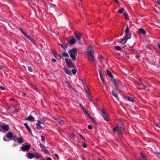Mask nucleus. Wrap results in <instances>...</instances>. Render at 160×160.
<instances>
[{"mask_svg": "<svg viewBox=\"0 0 160 160\" xmlns=\"http://www.w3.org/2000/svg\"><path fill=\"white\" fill-rule=\"evenodd\" d=\"M124 130V124L121 120H118L117 127L113 128L112 130L114 133L117 132L118 136H122V132Z\"/></svg>", "mask_w": 160, "mask_h": 160, "instance_id": "nucleus-1", "label": "nucleus"}, {"mask_svg": "<svg viewBox=\"0 0 160 160\" xmlns=\"http://www.w3.org/2000/svg\"><path fill=\"white\" fill-rule=\"evenodd\" d=\"M87 52L88 54V60L92 62L96 63L97 62L96 61L93 55L94 50L93 49L92 47V45H90L89 46Z\"/></svg>", "mask_w": 160, "mask_h": 160, "instance_id": "nucleus-2", "label": "nucleus"}, {"mask_svg": "<svg viewBox=\"0 0 160 160\" xmlns=\"http://www.w3.org/2000/svg\"><path fill=\"white\" fill-rule=\"evenodd\" d=\"M77 52V50L76 48H73L68 51L70 57L73 61H75L76 60Z\"/></svg>", "mask_w": 160, "mask_h": 160, "instance_id": "nucleus-3", "label": "nucleus"}, {"mask_svg": "<svg viewBox=\"0 0 160 160\" xmlns=\"http://www.w3.org/2000/svg\"><path fill=\"white\" fill-rule=\"evenodd\" d=\"M19 29L20 30V31L28 39H29L34 45H36V43L34 40V39L31 37V36L29 35H28L27 33L23 30L21 28H19Z\"/></svg>", "mask_w": 160, "mask_h": 160, "instance_id": "nucleus-4", "label": "nucleus"}, {"mask_svg": "<svg viewBox=\"0 0 160 160\" xmlns=\"http://www.w3.org/2000/svg\"><path fill=\"white\" fill-rule=\"evenodd\" d=\"M102 115L104 120L106 121H108L109 120V114L108 113L105 112L103 110L101 109Z\"/></svg>", "mask_w": 160, "mask_h": 160, "instance_id": "nucleus-5", "label": "nucleus"}, {"mask_svg": "<svg viewBox=\"0 0 160 160\" xmlns=\"http://www.w3.org/2000/svg\"><path fill=\"white\" fill-rule=\"evenodd\" d=\"M31 147V145L28 143V144L23 145L20 148L22 151L25 152L29 150Z\"/></svg>", "mask_w": 160, "mask_h": 160, "instance_id": "nucleus-6", "label": "nucleus"}, {"mask_svg": "<svg viewBox=\"0 0 160 160\" xmlns=\"http://www.w3.org/2000/svg\"><path fill=\"white\" fill-rule=\"evenodd\" d=\"M39 145L40 147V148L41 149V151L42 152H44L46 154H48L50 155L49 151L46 148L45 146L41 143H40Z\"/></svg>", "mask_w": 160, "mask_h": 160, "instance_id": "nucleus-7", "label": "nucleus"}, {"mask_svg": "<svg viewBox=\"0 0 160 160\" xmlns=\"http://www.w3.org/2000/svg\"><path fill=\"white\" fill-rule=\"evenodd\" d=\"M125 32L126 33V35L124 38H126L127 40L130 38L131 37V32L129 30L128 26L127 27L125 30Z\"/></svg>", "mask_w": 160, "mask_h": 160, "instance_id": "nucleus-8", "label": "nucleus"}, {"mask_svg": "<svg viewBox=\"0 0 160 160\" xmlns=\"http://www.w3.org/2000/svg\"><path fill=\"white\" fill-rule=\"evenodd\" d=\"M66 63L68 66L70 68L72 67L75 68V65L73 63L72 61L70 59H66Z\"/></svg>", "mask_w": 160, "mask_h": 160, "instance_id": "nucleus-9", "label": "nucleus"}, {"mask_svg": "<svg viewBox=\"0 0 160 160\" xmlns=\"http://www.w3.org/2000/svg\"><path fill=\"white\" fill-rule=\"evenodd\" d=\"M25 120L31 122H33L34 121V118L31 115H30L29 117H26L24 119Z\"/></svg>", "mask_w": 160, "mask_h": 160, "instance_id": "nucleus-10", "label": "nucleus"}, {"mask_svg": "<svg viewBox=\"0 0 160 160\" xmlns=\"http://www.w3.org/2000/svg\"><path fill=\"white\" fill-rule=\"evenodd\" d=\"M53 53L56 58L58 60H60L61 58V56L57 53L56 51H53Z\"/></svg>", "mask_w": 160, "mask_h": 160, "instance_id": "nucleus-11", "label": "nucleus"}, {"mask_svg": "<svg viewBox=\"0 0 160 160\" xmlns=\"http://www.w3.org/2000/svg\"><path fill=\"white\" fill-rule=\"evenodd\" d=\"M140 155L139 156V158L138 160H146V158L145 155L142 152H141L140 153Z\"/></svg>", "mask_w": 160, "mask_h": 160, "instance_id": "nucleus-12", "label": "nucleus"}, {"mask_svg": "<svg viewBox=\"0 0 160 160\" xmlns=\"http://www.w3.org/2000/svg\"><path fill=\"white\" fill-rule=\"evenodd\" d=\"M1 127L2 129L5 131H7L9 130V127L8 125L3 124Z\"/></svg>", "mask_w": 160, "mask_h": 160, "instance_id": "nucleus-13", "label": "nucleus"}, {"mask_svg": "<svg viewBox=\"0 0 160 160\" xmlns=\"http://www.w3.org/2000/svg\"><path fill=\"white\" fill-rule=\"evenodd\" d=\"M6 137L11 140L13 137V134L11 132H8L6 135Z\"/></svg>", "mask_w": 160, "mask_h": 160, "instance_id": "nucleus-14", "label": "nucleus"}, {"mask_svg": "<svg viewBox=\"0 0 160 160\" xmlns=\"http://www.w3.org/2000/svg\"><path fill=\"white\" fill-rule=\"evenodd\" d=\"M74 35L75 37L78 40H80L81 36L80 33L75 32L74 33Z\"/></svg>", "mask_w": 160, "mask_h": 160, "instance_id": "nucleus-15", "label": "nucleus"}, {"mask_svg": "<svg viewBox=\"0 0 160 160\" xmlns=\"http://www.w3.org/2000/svg\"><path fill=\"white\" fill-rule=\"evenodd\" d=\"M112 81L114 84L117 86H118L121 84V82L120 81H117L115 79H112Z\"/></svg>", "mask_w": 160, "mask_h": 160, "instance_id": "nucleus-16", "label": "nucleus"}, {"mask_svg": "<svg viewBox=\"0 0 160 160\" xmlns=\"http://www.w3.org/2000/svg\"><path fill=\"white\" fill-rule=\"evenodd\" d=\"M70 39L69 41V43L71 44H74L76 42L75 39L73 38V37H70Z\"/></svg>", "mask_w": 160, "mask_h": 160, "instance_id": "nucleus-17", "label": "nucleus"}, {"mask_svg": "<svg viewBox=\"0 0 160 160\" xmlns=\"http://www.w3.org/2000/svg\"><path fill=\"white\" fill-rule=\"evenodd\" d=\"M27 157L29 159H32L34 158V154L32 153L28 152L27 153Z\"/></svg>", "mask_w": 160, "mask_h": 160, "instance_id": "nucleus-18", "label": "nucleus"}, {"mask_svg": "<svg viewBox=\"0 0 160 160\" xmlns=\"http://www.w3.org/2000/svg\"><path fill=\"white\" fill-rule=\"evenodd\" d=\"M24 125L25 126L26 128H27V129L28 130L29 132L30 133H32L31 130L30 129L29 127V126L28 125L27 123L26 122L24 123Z\"/></svg>", "mask_w": 160, "mask_h": 160, "instance_id": "nucleus-19", "label": "nucleus"}, {"mask_svg": "<svg viewBox=\"0 0 160 160\" xmlns=\"http://www.w3.org/2000/svg\"><path fill=\"white\" fill-rule=\"evenodd\" d=\"M41 155L37 152H34V157L36 159L39 158L40 157Z\"/></svg>", "mask_w": 160, "mask_h": 160, "instance_id": "nucleus-20", "label": "nucleus"}, {"mask_svg": "<svg viewBox=\"0 0 160 160\" xmlns=\"http://www.w3.org/2000/svg\"><path fill=\"white\" fill-rule=\"evenodd\" d=\"M17 141L18 143L21 144L23 142L24 139L21 138H20L17 139Z\"/></svg>", "mask_w": 160, "mask_h": 160, "instance_id": "nucleus-21", "label": "nucleus"}, {"mask_svg": "<svg viewBox=\"0 0 160 160\" xmlns=\"http://www.w3.org/2000/svg\"><path fill=\"white\" fill-rule=\"evenodd\" d=\"M84 89L87 93V95L88 96L90 94V91L87 86L84 87Z\"/></svg>", "mask_w": 160, "mask_h": 160, "instance_id": "nucleus-22", "label": "nucleus"}, {"mask_svg": "<svg viewBox=\"0 0 160 160\" xmlns=\"http://www.w3.org/2000/svg\"><path fill=\"white\" fill-rule=\"evenodd\" d=\"M125 98L126 99L128 100L129 101L132 102H133L134 101V99L133 98H132V97H131L130 96H126L125 97Z\"/></svg>", "mask_w": 160, "mask_h": 160, "instance_id": "nucleus-23", "label": "nucleus"}, {"mask_svg": "<svg viewBox=\"0 0 160 160\" xmlns=\"http://www.w3.org/2000/svg\"><path fill=\"white\" fill-rule=\"evenodd\" d=\"M139 31L143 35H145L146 34V32L142 28H140L139 30Z\"/></svg>", "mask_w": 160, "mask_h": 160, "instance_id": "nucleus-24", "label": "nucleus"}, {"mask_svg": "<svg viewBox=\"0 0 160 160\" xmlns=\"http://www.w3.org/2000/svg\"><path fill=\"white\" fill-rule=\"evenodd\" d=\"M64 71L67 75H71V73L70 71L66 68H65L64 69Z\"/></svg>", "mask_w": 160, "mask_h": 160, "instance_id": "nucleus-25", "label": "nucleus"}, {"mask_svg": "<svg viewBox=\"0 0 160 160\" xmlns=\"http://www.w3.org/2000/svg\"><path fill=\"white\" fill-rule=\"evenodd\" d=\"M36 128L38 130H40L41 129H42L43 128V127L41 126V125L36 124Z\"/></svg>", "mask_w": 160, "mask_h": 160, "instance_id": "nucleus-26", "label": "nucleus"}, {"mask_svg": "<svg viewBox=\"0 0 160 160\" xmlns=\"http://www.w3.org/2000/svg\"><path fill=\"white\" fill-rule=\"evenodd\" d=\"M115 49L118 51H120L121 49V48L118 46H114Z\"/></svg>", "mask_w": 160, "mask_h": 160, "instance_id": "nucleus-27", "label": "nucleus"}, {"mask_svg": "<svg viewBox=\"0 0 160 160\" xmlns=\"http://www.w3.org/2000/svg\"><path fill=\"white\" fill-rule=\"evenodd\" d=\"M107 72L108 75L111 78L113 77V76L111 72L108 70H107Z\"/></svg>", "mask_w": 160, "mask_h": 160, "instance_id": "nucleus-28", "label": "nucleus"}, {"mask_svg": "<svg viewBox=\"0 0 160 160\" xmlns=\"http://www.w3.org/2000/svg\"><path fill=\"white\" fill-rule=\"evenodd\" d=\"M127 40L126 38H124L123 39L121 40L120 42L122 44H124L126 43Z\"/></svg>", "mask_w": 160, "mask_h": 160, "instance_id": "nucleus-29", "label": "nucleus"}, {"mask_svg": "<svg viewBox=\"0 0 160 160\" xmlns=\"http://www.w3.org/2000/svg\"><path fill=\"white\" fill-rule=\"evenodd\" d=\"M90 120L92 121V122H94V123L95 124H97V123L96 122L94 119L92 117H91L90 116L89 117Z\"/></svg>", "mask_w": 160, "mask_h": 160, "instance_id": "nucleus-30", "label": "nucleus"}, {"mask_svg": "<svg viewBox=\"0 0 160 160\" xmlns=\"http://www.w3.org/2000/svg\"><path fill=\"white\" fill-rule=\"evenodd\" d=\"M112 94H113V96H114L115 97L117 98L118 97V94L116 92H115L113 91H112Z\"/></svg>", "mask_w": 160, "mask_h": 160, "instance_id": "nucleus-31", "label": "nucleus"}, {"mask_svg": "<svg viewBox=\"0 0 160 160\" xmlns=\"http://www.w3.org/2000/svg\"><path fill=\"white\" fill-rule=\"evenodd\" d=\"M62 55L64 57H68V54L66 52H64L62 53Z\"/></svg>", "mask_w": 160, "mask_h": 160, "instance_id": "nucleus-32", "label": "nucleus"}, {"mask_svg": "<svg viewBox=\"0 0 160 160\" xmlns=\"http://www.w3.org/2000/svg\"><path fill=\"white\" fill-rule=\"evenodd\" d=\"M123 15H124V17H125L126 19H127V20L129 19V18L128 16L127 13H124Z\"/></svg>", "mask_w": 160, "mask_h": 160, "instance_id": "nucleus-33", "label": "nucleus"}, {"mask_svg": "<svg viewBox=\"0 0 160 160\" xmlns=\"http://www.w3.org/2000/svg\"><path fill=\"white\" fill-rule=\"evenodd\" d=\"M124 10V8H122L118 10V12L119 13L122 14L123 13Z\"/></svg>", "mask_w": 160, "mask_h": 160, "instance_id": "nucleus-34", "label": "nucleus"}, {"mask_svg": "<svg viewBox=\"0 0 160 160\" xmlns=\"http://www.w3.org/2000/svg\"><path fill=\"white\" fill-rule=\"evenodd\" d=\"M59 45H60L61 47L64 50H65L66 48H67V47L66 45H63L61 44H59Z\"/></svg>", "mask_w": 160, "mask_h": 160, "instance_id": "nucleus-35", "label": "nucleus"}, {"mask_svg": "<svg viewBox=\"0 0 160 160\" xmlns=\"http://www.w3.org/2000/svg\"><path fill=\"white\" fill-rule=\"evenodd\" d=\"M84 112L85 114L87 115L89 117L90 116V114L88 113V112L87 110H84Z\"/></svg>", "mask_w": 160, "mask_h": 160, "instance_id": "nucleus-36", "label": "nucleus"}, {"mask_svg": "<svg viewBox=\"0 0 160 160\" xmlns=\"http://www.w3.org/2000/svg\"><path fill=\"white\" fill-rule=\"evenodd\" d=\"M28 68L29 71L31 72L33 71L31 67L28 66Z\"/></svg>", "mask_w": 160, "mask_h": 160, "instance_id": "nucleus-37", "label": "nucleus"}, {"mask_svg": "<svg viewBox=\"0 0 160 160\" xmlns=\"http://www.w3.org/2000/svg\"><path fill=\"white\" fill-rule=\"evenodd\" d=\"M76 68H74V69H72V72L73 74H75L76 73Z\"/></svg>", "mask_w": 160, "mask_h": 160, "instance_id": "nucleus-38", "label": "nucleus"}, {"mask_svg": "<svg viewBox=\"0 0 160 160\" xmlns=\"http://www.w3.org/2000/svg\"><path fill=\"white\" fill-rule=\"evenodd\" d=\"M41 140L43 142H44L45 141V137L43 136H41Z\"/></svg>", "mask_w": 160, "mask_h": 160, "instance_id": "nucleus-39", "label": "nucleus"}, {"mask_svg": "<svg viewBox=\"0 0 160 160\" xmlns=\"http://www.w3.org/2000/svg\"><path fill=\"white\" fill-rule=\"evenodd\" d=\"M43 124V123L42 122H41V121H39V120H38V123H36V124H40V125H41L42 124Z\"/></svg>", "mask_w": 160, "mask_h": 160, "instance_id": "nucleus-40", "label": "nucleus"}, {"mask_svg": "<svg viewBox=\"0 0 160 160\" xmlns=\"http://www.w3.org/2000/svg\"><path fill=\"white\" fill-rule=\"evenodd\" d=\"M154 153L156 154V155L158 156H160V152H154Z\"/></svg>", "mask_w": 160, "mask_h": 160, "instance_id": "nucleus-41", "label": "nucleus"}, {"mask_svg": "<svg viewBox=\"0 0 160 160\" xmlns=\"http://www.w3.org/2000/svg\"><path fill=\"white\" fill-rule=\"evenodd\" d=\"M100 78H101V80L102 83L103 84H104V79H103V76H102V77H100Z\"/></svg>", "mask_w": 160, "mask_h": 160, "instance_id": "nucleus-42", "label": "nucleus"}, {"mask_svg": "<svg viewBox=\"0 0 160 160\" xmlns=\"http://www.w3.org/2000/svg\"><path fill=\"white\" fill-rule=\"evenodd\" d=\"M156 126L160 128V123H157L155 124Z\"/></svg>", "mask_w": 160, "mask_h": 160, "instance_id": "nucleus-43", "label": "nucleus"}, {"mask_svg": "<svg viewBox=\"0 0 160 160\" xmlns=\"http://www.w3.org/2000/svg\"><path fill=\"white\" fill-rule=\"evenodd\" d=\"M58 122L60 125L64 123L63 121L61 120L60 121H58Z\"/></svg>", "mask_w": 160, "mask_h": 160, "instance_id": "nucleus-44", "label": "nucleus"}, {"mask_svg": "<svg viewBox=\"0 0 160 160\" xmlns=\"http://www.w3.org/2000/svg\"><path fill=\"white\" fill-rule=\"evenodd\" d=\"M82 146L84 148H86L87 147L86 144H85L83 142H82Z\"/></svg>", "mask_w": 160, "mask_h": 160, "instance_id": "nucleus-45", "label": "nucleus"}, {"mask_svg": "<svg viewBox=\"0 0 160 160\" xmlns=\"http://www.w3.org/2000/svg\"><path fill=\"white\" fill-rule=\"evenodd\" d=\"M140 86L141 88L144 89H145L146 88V86L142 84Z\"/></svg>", "mask_w": 160, "mask_h": 160, "instance_id": "nucleus-46", "label": "nucleus"}, {"mask_svg": "<svg viewBox=\"0 0 160 160\" xmlns=\"http://www.w3.org/2000/svg\"><path fill=\"white\" fill-rule=\"evenodd\" d=\"M78 135L80 137H81L83 139L84 141H85V138L82 136V135H81L80 134H78Z\"/></svg>", "mask_w": 160, "mask_h": 160, "instance_id": "nucleus-47", "label": "nucleus"}, {"mask_svg": "<svg viewBox=\"0 0 160 160\" xmlns=\"http://www.w3.org/2000/svg\"><path fill=\"white\" fill-rule=\"evenodd\" d=\"M0 89L2 90H4L5 89V88L1 86H0Z\"/></svg>", "mask_w": 160, "mask_h": 160, "instance_id": "nucleus-48", "label": "nucleus"}, {"mask_svg": "<svg viewBox=\"0 0 160 160\" xmlns=\"http://www.w3.org/2000/svg\"><path fill=\"white\" fill-rule=\"evenodd\" d=\"M98 71H99V72L100 74V77H102V76H102V73L101 71L100 70H99Z\"/></svg>", "mask_w": 160, "mask_h": 160, "instance_id": "nucleus-49", "label": "nucleus"}, {"mask_svg": "<svg viewBox=\"0 0 160 160\" xmlns=\"http://www.w3.org/2000/svg\"><path fill=\"white\" fill-rule=\"evenodd\" d=\"M88 129H91L92 128V127L91 125H89L88 127Z\"/></svg>", "mask_w": 160, "mask_h": 160, "instance_id": "nucleus-50", "label": "nucleus"}, {"mask_svg": "<svg viewBox=\"0 0 160 160\" xmlns=\"http://www.w3.org/2000/svg\"><path fill=\"white\" fill-rule=\"evenodd\" d=\"M12 139L14 141H15L16 139V138H17V137L16 136H13V137H12Z\"/></svg>", "mask_w": 160, "mask_h": 160, "instance_id": "nucleus-51", "label": "nucleus"}, {"mask_svg": "<svg viewBox=\"0 0 160 160\" xmlns=\"http://www.w3.org/2000/svg\"><path fill=\"white\" fill-rule=\"evenodd\" d=\"M22 95L23 96H25L26 95V94L25 92H23L22 93Z\"/></svg>", "mask_w": 160, "mask_h": 160, "instance_id": "nucleus-52", "label": "nucleus"}, {"mask_svg": "<svg viewBox=\"0 0 160 160\" xmlns=\"http://www.w3.org/2000/svg\"><path fill=\"white\" fill-rule=\"evenodd\" d=\"M116 3L119 4V2L118 0H114Z\"/></svg>", "mask_w": 160, "mask_h": 160, "instance_id": "nucleus-53", "label": "nucleus"}, {"mask_svg": "<svg viewBox=\"0 0 160 160\" xmlns=\"http://www.w3.org/2000/svg\"><path fill=\"white\" fill-rule=\"evenodd\" d=\"M52 61H53V62H56V60L55 59H52Z\"/></svg>", "mask_w": 160, "mask_h": 160, "instance_id": "nucleus-54", "label": "nucleus"}, {"mask_svg": "<svg viewBox=\"0 0 160 160\" xmlns=\"http://www.w3.org/2000/svg\"><path fill=\"white\" fill-rule=\"evenodd\" d=\"M55 156L58 158H59V156H58V155L57 154H55Z\"/></svg>", "mask_w": 160, "mask_h": 160, "instance_id": "nucleus-55", "label": "nucleus"}, {"mask_svg": "<svg viewBox=\"0 0 160 160\" xmlns=\"http://www.w3.org/2000/svg\"><path fill=\"white\" fill-rule=\"evenodd\" d=\"M136 57L137 58H138L140 57V56L139 55H137L136 56Z\"/></svg>", "mask_w": 160, "mask_h": 160, "instance_id": "nucleus-56", "label": "nucleus"}, {"mask_svg": "<svg viewBox=\"0 0 160 160\" xmlns=\"http://www.w3.org/2000/svg\"><path fill=\"white\" fill-rule=\"evenodd\" d=\"M47 160H52L50 158L48 157L47 158Z\"/></svg>", "mask_w": 160, "mask_h": 160, "instance_id": "nucleus-57", "label": "nucleus"}, {"mask_svg": "<svg viewBox=\"0 0 160 160\" xmlns=\"http://www.w3.org/2000/svg\"><path fill=\"white\" fill-rule=\"evenodd\" d=\"M157 0V2H158V3L160 5V0Z\"/></svg>", "mask_w": 160, "mask_h": 160, "instance_id": "nucleus-58", "label": "nucleus"}, {"mask_svg": "<svg viewBox=\"0 0 160 160\" xmlns=\"http://www.w3.org/2000/svg\"><path fill=\"white\" fill-rule=\"evenodd\" d=\"M158 48L160 49V44H158Z\"/></svg>", "mask_w": 160, "mask_h": 160, "instance_id": "nucleus-59", "label": "nucleus"}, {"mask_svg": "<svg viewBox=\"0 0 160 160\" xmlns=\"http://www.w3.org/2000/svg\"><path fill=\"white\" fill-rule=\"evenodd\" d=\"M136 49H133V52H136Z\"/></svg>", "mask_w": 160, "mask_h": 160, "instance_id": "nucleus-60", "label": "nucleus"}, {"mask_svg": "<svg viewBox=\"0 0 160 160\" xmlns=\"http://www.w3.org/2000/svg\"><path fill=\"white\" fill-rule=\"evenodd\" d=\"M14 99H10V100L11 101L13 100Z\"/></svg>", "mask_w": 160, "mask_h": 160, "instance_id": "nucleus-61", "label": "nucleus"}, {"mask_svg": "<svg viewBox=\"0 0 160 160\" xmlns=\"http://www.w3.org/2000/svg\"><path fill=\"white\" fill-rule=\"evenodd\" d=\"M98 160H101V159L100 158H98Z\"/></svg>", "mask_w": 160, "mask_h": 160, "instance_id": "nucleus-62", "label": "nucleus"}, {"mask_svg": "<svg viewBox=\"0 0 160 160\" xmlns=\"http://www.w3.org/2000/svg\"><path fill=\"white\" fill-rule=\"evenodd\" d=\"M2 69V68L0 67V70H1Z\"/></svg>", "mask_w": 160, "mask_h": 160, "instance_id": "nucleus-63", "label": "nucleus"}, {"mask_svg": "<svg viewBox=\"0 0 160 160\" xmlns=\"http://www.w3.org/2000/svg\"><path fill=\"white\" fill-rule=\"evenodd\" d=\"M3 140L5 141H6V140H5V138H4L3 139Z\"/></svg>", "mask_w": 160, "mask_h": 160, "instance_id": "nucleus-64", "label": "nucleus"}]
</instances>
